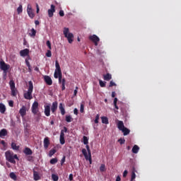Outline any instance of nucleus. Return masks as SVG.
Segmentation results:
<instances>
[{"label": "nucleus", "instance_id": "obj_62", "mask_svg": "<svg viewBox=\"0 0 181 181\" xmlns=\"http://www.w3.org/2000/svg\"><path fill=\"white\" fill-rule=\"evenodd\" d=\"M112 98H114L115 97V92L112 93Z\"/></svg>", "mask_w": 181, "mask_h": 181}, {"label": "nucleus", "instance_id": "obj_50", "mask_svg": "<svg viewBox=\"0 0 181 181\" xmlns=\"http://www.w3.org/2000/svg\"><path fill=\"white\" fill-rule=\"evenodd\" d=\"M77 90H78V87L76 86V90H74V95H77V93H78Z\"/></svg>", "mask_w": 181, "mask_h": 181}, {"label": "nucleus", "instance_id": "obj_31", "mask_svg": "<svg viewBox=\"0 0 181 181\" xmlns=\"http://www.w3.org/2000/svg\"><path fill=\"white\" fill-rule=\"evenodd\" d=\"M22 12H23V8L22 4H20L17 8V13L19 15L20 13H22Z\"/></svg>", "mask_w": 181, "mask_h": 181}, {"label": "nucleus", "instance_id": "obj_51", "mask_svg": "<svg viewBox=\"0 0 181 181\" xmlns=\"http://www.w3.org/2000/svg\"><path fill=\"white\" fill-rule=\"evenodd\" d=\"M59 16H64V11L63 10H61V11H59Z\"/></svg>", "mask_w": 181, "mask_h": 181}, {"label": "nucleus", "instance_id": "obj_23", "mask_svg": "<svg viewBox=\"0 0 181 181\" xmlns=\"http://www.w3.org/2000/svg\"><path fill=\"white\" fill-rule=\"evenodd\" d=\"M29 36H30V37H35V36H36V30H35V28H32L30 30Z\"/></svg>", "mask_w": 181, "mask_h": 181}, {"label": "nucleus", "instance_id": "obj_41", "mask_svg": "<svg viewBox=\"0 0 181 181\" xmlns=\"http://www.w3.org/2000/svg\"><path fill=\"white\" fill-rule=\"evenodd\" d=\"M99 84L100 87H105V82L103 81L102 80H99Z\"/></svg>", "mask_w": 181, "mask_h": 181}, {"label": "nucleus", "instance_id": "obj_32", "mask_svg": "<svg viewBox=\"0 0 181 181\" xmlns=\"http://www.w3.org/2000/svg\"><path fill=\"white\" fill-rule=\"evenodd\" d=\"M66 122H71L73 121V117L71 115H66L65 117Z\"/></svg>", "mask_w": 181, "mask_h": 181}, {"label": "nucleus", "instance_id": "obj_49", "mask_svg": "<svg viewBox=\"0 0 181 181\" xmlns=\"http://www.w3.org/2000/svg\"><path fill=\"white\" fill-rule=\"evenodd\" d=\"M74 114L75 115H78V110H77V108H75V109L74 110Z\"/></svg>", "mask_w": 181, "mask_h": 181}, {"label": "nucleus", "instance_id": "obj_36", "mask_svg": "<svg viewBox=\"0 0 181 181\" xmlns=\"http://www.w3.org/2000/svg\"><path fill=\"white\" fill-rule=\"evenodd\" d=\"M52 179L53 181H57V180H59V176L56 174H52Z\"/></svg>", "mask_w": 181, "mask_h": 181}, {"label": "nucleus", "instance_id": "obj_12", "mask_svg": "<svg viewBox=\"0 0 181 181\" xmlns=\"http://www.w3.org/2000/svg\"><path fill=\"white\" fill-rule=\"evenodd\" d=\"M54 5H51V8L50 9L48 10V16L49 18H52L53 16V13H54V12H56V10L54 9Z\"/></svg>", "mask_w": 181, "mask_h": 181}, {"label": "nucleus", "instance_id": "obj_33", "mask_svg": "<svg viewBox=\"0 0 181 181\" xmlns=\"http://www.w3.org/2000/svg\"><path fill=\"white\" fill-rule=\"evenodd\" d=\"M58 162V160L57 158H52L49 161L50 164L51 165H56V163H57Z\"/></svg>", "mask_w": 181, "mask_h": 181}, {"label": "nucleus", "instance_id": "obj_3", "mask_svg": "<svg viewBox=\"0 0 181 181\" xmlns=\"http://www.w3.org/2000/svg\"><path fill=\"white\" fill-rule=\"evenodd\" d=\"M117 126L118 129H119V131H122L124 136L129 134V132H131L128 128L125 127V126L124 125V122L121 120H117Z\"/></svg>", "mask_w": 181, "mask_h": 181}, {"label": "nucleus", "instance_id": "obj_11", "mask_svg": "<svg viewBox=\"0 0 181 181\" xmlns=\"http://www.w3.org/2000/svg\"><path fill=\"white\" fill-rule=\"evenodd\" d=\"M29 49H25L21 51H20V56L21 57H26V56H29Z\"/></svg>", "mask_w": 181, "mask_h": 181}, {"label": "nucleus", "instance_id": "obj_61", "mask_svg": "<svg viewBox=\"0 0 181 181\" xmlns=\"http://www.w3.org/2000/svg\"><path fill=\"white\" fill-rule=\"evenodd\" d=\"M95 119H98H98H100V115H97L95 116Z\"/></svg>", "mask_w": 181, "mask_h": 181}, {"label": "nucleus", "instance_id": "obj_17", "mask_svg": "<svg viewBox=\"0 0 181 181\" xmlns=\"http://www.w3.org/2000/svg\"><path fill=\"white\" fill-rule=\"evenodd\" d=\"M19 114L21 115V117H24L26 115V106H23L20 109Z\"/></svg>", "mask_w": 181, "mask_h": 181}, {"label": "nucleus", "instance_id": "obj_40", "mask_svg": "<svg viewBox=\"0 0 181 181\" xmlns=\"http://www.w3.org/2000/svg\"><path fill=\"white\" fill-rule=\"evenodd\" d=\"M100 172H105V165L102 164L100 167Z\"/></svg>", "mask_w": 181, "mask_h": 181}, {"label": "nucleus", "instance_id": "obj_24", "mask_svg": "<svg viewBox=\"0 0 181 181\" xmlns=\"http://www.w3.org/2000/svg\"><path fill=\"white\" fill-rule=\"evenodd\" d=\"M23 153L25 155H32L33 152L32 150L28 147H26L24 150H23Z\"/></svg>", "mask_w": 181, "mask_h": 181}, {"label": "nucleus", "instance_id": "obj_64", "mask_svg": "<svg viewBox=\"0 0 181 181\" xmlns=\"http://www.w3.org/2000/svg\"><path fill=\"white\" fill-rule=\"evenodd\" d=\"M35 25H39V21H35Z\"/></svg>", "mask_w": 181, "mask_h": 181}, {"label": "nucleus", "instance_id": "obj_52", "mask_svg": "<svg viewBox=\"0 0 181 181\" xmlns=\"http://www.w3.org/2000/svg\"><path fill=\"white\" fill-rule=\"evenodd\" d=\"M117 86V84H115V83H114V81H110V87H112V86Z\"/></svg>", "mask_w": 181, "mask_h": 181}, {"label": "nucleus", "instance_id": "obj_10", "mask_svg": "<svg viewBox=\"0 0 181 181\" xmlns=\"http://www.w3.org/2000/svg\"><path fill=\"white\" fill-rule=\"evenodd\" d=\"M44 80L47 86H52V84H53V81L52 80V78H50V76H45Z\"/></svg>", "mask_w": 181, "mask_h": 181}, {"label": "nucleus", "instance_id": "obj_54", "mask_svg": "<svg viewBox=\"0 0 181 181\" xmlns=\"http://www.w3.org/2000/svg\"><path fill=\"white\" fill-rule=\"evenodd\" d=\"M36 8H37V13H39V11L40 9L39 8V4H36Z\"/></svg>", "mask_w": 181, "mask_h": 181}, {"label": "nucleus", "instance_id": "obj_28", "mask_svg": "<svg viewBox=\"0 0 181 181\" xmlns=\"http://www.w3.org/2000/svg\"><path fill=\"white\" fill-rule=\"evenodd\" d=\"M103 78L106 81H110V80H111V78H112V77L111 74H107L106 75H104Z\"/></svg>", "mask_w": 181, "mask_h": 181}, {"label": "nucleus", "instance_id": "obj_14", "mask_svg": "<svg viewBox=\"0 0 181 181\" xmlns=\"http://www.w3.org/2000/svg\"><path fill=\"white\" fill-rule=\"evenodd\" d=\"M59 142L61 145H64V144H66V141L64 140V133L63 131H61L60 133Z\"/></svg>", "mask_w": 181, "mask_h": 181}, {"label": "nucleus", "instance_id": "obj_29", "mask_svg": "<svg viewBox=\"0 0 181 181\" xmlns=\"http://www.w3.org/2000/svg\"><path fill=\"white\" fill-rule=\"evenodd\" d=\"M101 120H102V124H105L106 125L109 124L108 117H102Z\"/></svg>", "mask_w": 181, "mask_h": 181}, {"label": "nucleus", "instance_id": "obj_53", "mask_svg": "<svg viewBox=\"0 0 181 181\" xmlns=\"http://www.w3.org/2000/svg\"><path fill=\"white\" fill-rule=\"evenodd\" d=\"M8 105H9L10 107H13V102L12 100H10V101L8 102Z\"/></svg>", "mask_w": 181, "mask_h": 181}, {"label": "nucleus", "instance_id": "obj_6", "mask_svg": "<svg viewBox=\"0 0 181 181\" xmlns=\"http://www.w3.org/2000/svg\"><path fill=\"white\" fill-rule=\"evenodd\" d=\"M0 69H1V70H3V71L5 74H6V71L9 70V69H11V65L10 64H7L4 61H1L0 62Z\"/></svg>", "mask_w": 181, "mask_h": 181}, {"label": "nucleus", "instance_id": "obj_2", "mask_svg": "<svg viewBox=\"0 0 181 181\" xmlns=\"http://www.w3.org/2000/svg\"><path fill=\"white\" fill-rule=\"evenodd\" d=\"M32 93H33V83L30 81L28 82V91L24 93V98H25V100H32V98H33V96H32Z\"/></svg>", "mask_w": 181, "mask_h": 181}, {"label": "nucleus", "instance_id": "obj_16", "mask_svg": "<svg viewBox=\"0 0 181 181\" xmlns=\"http://www.w3.org/2000/svg\"><path fill=\"white\" fill-rule=\"evenodd\" d=\"M49 145H50V141L49 140V137H45L44 139V148H45V149H47L49 148Z\"/></svg>", "mask_w": 181, "mask_h": 181}, {"label": "nucleus", "instance_id": "obj_20", "mask_svg": "<svg viewBox=\"0 0 181 181\" xmlns=\"http://www.w3.org/2000/svg\"><path fill=\"white\" fill-rule=\"evenodd\" d=\"M6 135H8V131L5 129H2L0 131V138H4V136H6Z\"/></svg>", "mask_w": 181, "mask_h": 181}, {"label": "nucleus", "instance_id": "obj_38", "mask_svg": "<svg viewBox=\"0 0 181 181\" xmlns=\"http://www.w3.org/2000/svg\"><path fill=\"white\" fill-rule=\"evenodd\" d=\"M83 139L84 145H88V138H87V136H84L83 137Z\"/></svg>", "mask_w": 181, "mask_h": 181}, {"label": "nucleus", "instance_id": "obj_45", "mask_svg": "<svg viewBox=\"0 0 181 181\" xmlns=\"http://www.w3.org/2000/svg\"><path fill=\"white\" fill-rule=\"evenodd\" d=\"M47 46L49 49V50H52V44L50 43V41H47Z\"/></svg>", "mask_w": 181, "mask_h": 181}, {"label": "nucleus", "instance_id": "obj_22", "mask_svg": "<svg viewBox=\"0 0 181 181\" xmlns=\"http://www.w3.org/2000/svg\"><path fill=\"white\" fill-rule=\"evenodd\" d=\"M5 111H6V107H5V105H4L3 103H0L1 114H5Z\"/></svg>", "mask_w": 181, "mask_h": 181}, {"label": "nucleus", "instance_id": "obj_60", "mask_svg": "<svg viewBox=\"0 0 181 181\" xmlns=\"http://www.w3.org/2000/svg\"><path fill=\"white\" fill-rule=\"evenodd\" d=\"M28 71H29L30 73L32 72V66H30V67H28Z\"/></svg>", "mask_w": 181, "mask_h": 181}, {"label": "nucleus", "instance_id": "obj_57", "mask_svg": "<svg viewBox=\"0 0 181 181\" xmlns=\"http://www.w3.org/2000/svg\"><path fill=\"white\" fill-rule=\"evenodd\" d=\"M61 131H63L64 132H64H67V127H64V129L61 130Z\"/></svg>", "mask_w": 181, "mask_h": 181}, {"label": "nucleus", "instance_id": "obj_35", "mask_svg": "<svg viewBox=\"0 0 181 181\" xmlns=\"http://www.w3.org/2000/svg\"><path fill=\"white\" fill-rule=\"evenodd\" d=\"M11 90H13L15 88V82L13 81H10L9 82Z\"/></svg>", "mask_w": 181, "mask_h": 181}, {"label": "nucleus", "instance_id": "obj_47", "mask_svg": "<svg viewBox=\"0 0 181 181\" xmlns=\"http://www.w3.org/2000/svg\"><path fill=\"white\" fill-rule=\"evenodd\" d=\"M120 145H123V144H125V139H120L118 140Z\"/></svg>", "mask_w": 181, "mask_h": 181}, {"label": "nucleus", "instance_id": "obj_19", "mask_svg": "<svg viewBox=\"0 0 181 181\" xmlns=\"http://www.w3.org/2000/svg\"><path fill=\"white\" fill-rule=\"evenodd\" d=\"M59 109L61 112L62 115H64V114H66V110H64V105H63V103L59 104Z\"/></svg>", "mask_w": 181, "mask_h": 181}, {"label": "nucleus", "instance_id": "obj_13", "mask_svg": "<svg viewBox=\"0 0 181 181\" xmlns=\"http://www.w3.org/2000/svg\"><path fill=\"white\" fill-rule=\"evenodd\" d=\"M46 117H50V105H45V111H44Z\"/></svg>", "mask_w": 181, "mask_h": 181}, {"label": "nucleus", "instance_id": "obj_63", "mask_svg": "<svg viewBox=\"0 0 181 181\" xmlns=\"http://www.w3.org/2000/svg\"><path fill=\"white\" fill-rule=\"evenodd\" d=\"M35 71H39V68H38L37 66H36V67L35 68Z\"/></svg>", "mask_w": 181, "mask_h": 181}, {"label": "nucleus", "instance_id": "obj_25", "mask_svg": "<svg viewBox=\"0 0 181 181\" xmlns=\"http://www.w3.org/2000/svg\"><path fill=\"white\" fill-rule=\"evenodd\" d=\"M132 151L133 153H138V152H139V146L134 145Z\"/></svg>", "mask_w": 181, "mask_h": 181}, {"label": "nucleus", "instance_id": "obj_30", "mask_svg": "<svg viewBox=\"0 0 181 181\" xmlns=\"http://www.w3.org/2000/svg\"><path fill=\"white\" fill-rule=\"evenodd\" d=\"M9 176L13 180H18V177L16 176V174H15V173H11Z\"/></svg>", "mask_w": 181, "mask_h": 181}, {"label": "nucleus", "instance_id": "obj_44", "mask_svg": "<svg viewBox=\"0 0 181 181\" xmlns=\"http://www.w3.org/2000/svg\"><path fill=\"white\" fill-rule=\"evenodd\" d=\"M80 112L81 113L84 112V104L83 103L81 104Z\"/></svg>", "mask_w": 181, "mask_h": 181}, {"label": "nucleus", "instance_id": "obj_59", "mask_svg": "<svg viewBox=\"0 0 181 181\" xmlns=\"http://www.w3.org/2000/svg\"><path fill=\"white\" fill-rule=\"evenodd\" d=\"M6 144V143H5V141H4V140H2V141H1V145H4V146H5Z\"/></svg>", "mask_w": 181, "mask_h": 181}, {"label": "nucleus", "instance_id": "obj_46", "mask_svg": "<svg viewBox=\"0 0 181 181\" xmlns=\"http://www.w3.org/2000/svg\"><path fill=\"white\" fill-rule=\"evenodd\" d=\"M64 162H66V156H63V158L61 160V165L62 166H63V165L64 164Z\"/></svg>", "mask_w": 181, "mask_h": 181}, {"label": "nucleus", "instance_id": "obj_37", "mask_svg": "<svg viewBox=\"0 0 181 181\" xmlns=\"http://www.w3.org/2000/svg\"><path fill=\"white\" fill-rule=\"evenodd\" d=\"M55 153H56V150L55 149L50 150L49 153V158H52V156H54Z\"/></svg>", "mask_w": 181, "mask_h": 181}, {"label": "nucleus", "instance_id": "obj_5", "mask_svg": "<svg viewBox=\"0 0 181 181\" xmlns=\"http://www.w3.org/2000/svg\"><path fill=\"white\" fill-rule=\"evenodd\" d=\"M55 71L54 74V78H59V77L62 76V69L60 68V64H59V62H55Z\"/></svg>", "mask_w": 181, "mask_h": 181}, {"label": "nucleus", "instance_id": "obj_7", "mask_svg": "<svg viewBox=\"0 0 181 181\" xmlns=\"http://www.w3.org/2000/svg\"><path fill=\"white\" fill-rule=\"evenodd\" d=\"M31 109L33 114H35V115H36V114L39 112V103L35 101L32 105Z\"/></svg>", "mask_w": 181, "mask_h": 181}, {"label": "nucleus", "instance_id": "obj_58", "mask_svg": "<svg viewBox=\"0 0 181 181\" xmlns=\"http://www.w3.org/2000/svg\"><path fill=\"white\" fill-rule=\"evenodd\" d=\"M116 181H121V177H119V175L117 177Z\"/></svg>", "mask_w": 181, "mask_h": 181}, {"label": "nucleus", "instance_id": "obj_43", "mask_svg": "<svg viewBox=\"0 0 181 181\" xmlns=\"http://www.w3.org/2000/svg\"><path fill=\"white\" fill-rule=\"evenodd\" d=\"M11 95H13V97L16 95V88L14 89H11Z\"/></svg>", "mask_w": 181, "mask_h": 181}, {"label": "nucleus", "instance_id": "obj_21", "mask_svg": "<svg viewBox=\"0 0 181 181\" xmlns=\"http://www.w3.org/2000/svg\"><path fill=\"white\" fill-rule=\"evenodd\" d=\"M82 153L85 157V159L86 160H90V156H88V154H87V150L86 148L82 149Z\"/></svg>", "mask_w": 181, "mask_h": 181}, {"label": "nucleus", "instance_id": "obj_18", "mask_svg": "<svg viewBox=\"0 0 181 181\" xmlns=\"http://www.w3.org/2000/svg\"><path fill=\"white\" fill-rule=\"evenodd\" d=\"M33 179L35 181L40 180V174L37 171H33Z\"/></svg>", "mask_w": 181, "mask_h": 181}, {"label": "nucleus", "instance_id": "obj_42", "mask_svg": "<svg viewBox=\"0 0 181 181\" xmlns=\"http://www.w3.org/2000/svg\"><path fill=\"white\" fill-rule=\"evenodd\" d=\"M46 56L47 57H52V51L50 49L47 51Z\"/></svg>", "mask_w": 181, "mask_h": 181}, {"label": "nucleus", "instance_id": "obj_1", "mask_svg": "<svg viewBox=\"0 0 181 181\" xmlns=\"http://www.w3.org/2000/svg\"><path fill=\"white\" fill-rule=\"evenodd\" d=\"M5 156H6V160H8V162H10V163H16V161H15V159H17V160H18V155L14 154L13 152L11 151H6L5 153Z\"/></svg>", "mask_w": 181, "mask_h": 181}, {"label": "nucleus", "instance_id": "obj_48", "mask_svg": "<svg viewBox=\"0 0 181 181\" xmlns=\"http://www.w3.org/2000/svg\"><path fill=\"white\" fill-rule=\"evenodd\" d=\"M128 175V170H125L123 173V177H127Z\"/></svg>", "mask_w": 181, "mask_h": 181}, {"label": "nucleus", "instance_id": "obj_26", "mask_svg": "<svg viewBox=\"0 0 181 181\" xmlns=\"http://www.w3.org/2000/svg\"><path fill=\"white\" fill-rule=\"evenodd\" d=\"M11 148L13 151H19V146H17L15 142L11 143Z\"/></svg>", "mask_w": 181, "mask_h": 181}, {"label": "nucleus", "instance_id": "obj_39", "mask_svg": "<svg viewBox=\"0 0 181 181\" xmlns=\"http://www.w3.org/2000/svg\"><path fill=\"white\" fill-rule=\"evenodd\" d=\"M117 101H118V98H115L114 99L113 104H114L116 110H119V107H118V106L117 105Z\"/></svg>", "mask_w": 181, "mask_h": 181}, {"label": "nucleus", "instance_id": "obj_34", "mask_svg": "<svg viewBox=\"0 0 181 181\" xmlns=\"http://www.w3.org/2000/svg\"><path fill=\"white\" fill-rule=\"evenodd\" d=\"M62 90H66V79L64 78L62 79Z\"/></svg>", "mask_w": 181, "mask_h": 181}, {"label": "nucleus", "instance_id": "obj_15", "mask_svg": "<svg viewBox=\"0 0 181 181\" xmlns=\"http://www.w3.org/2000/svg\"><path fill=\"white\" fill-rule=\"evenodd\" d=\"M57 110V102H53L51 107L52 113L54 114Z\"/></svg>", "mask_w": 181, "mask_h": 181}, {"label": "nucleus", "instance_id": "obj_56", "mask_svg": "<svg viewBox=\"0 0 181 181\" xmlns=\"http://www.w3.org/2000/svg\"><path fill=\"white\" fill-rule=\"evenodd\" d=\"M62 76L58 77V78H59V83H62V81H63V80H62Z\"/></svg>", "mask_w": 181, "mask_h": 181}, {"label": "nucleus", "instance_id": "obj_55", "mask_svg": "<svg viewBox=\"0 0 181 181\" xmlns=\"http://www.w3.org/2000/svg\"><path fill=\"white\" fill-rule=\"evenodd\" d=\"M69 180H71V181L73 180V174L69 175Z\"/></svg>", "mask_w": 181, "mask_h": 181}, {"label": "nucleus", "instance_id": "obj_8", "mask_svg": "<svg viewBox=\"0 0 181 181\" xmlns=\"http://www.w3.org/2000/svg\"><path fill=\"white\" fill-rule=\"evenodd\" d=\"M27 13H28V16L31 19H33V18H35V13H33V9L32 8V5H30V4L28 5Z\"/></svg>", "mask_w": 181, "mask_h": 181}, {"label": "nucleus", "instance_id": "obj_9", "mask_svg": "<svg viewBox=\"0 0 181 181\" xmlns=\"http://www.w3.org/2000/svg\"><path fill=\"white\" fill-rule=\"evenodd\" d=\"M90 40L93 42L95 46H98V42H100V37L96 35H93L89 37Z\"/></svg>", "mask_w": 181, "mask_h": 181}, {"label": "nucleus", "instance_id": "obj_27", "mask_svg": "<svg viewBox=\"0 0 181 181\" xmlns=\"http://www.w3.org/2000/svg\"><path fill=\"white\" fill-rule=\"evenodd\" d=\"M86 149L89 156V162L91 164V151L90 150V146L86 144Z\"/></svg>", "mask_w": 181, "mask_h": 181}, {"label": "nucleus", "instance_id": "obj_4", "mask_svg": "<svg viewBox=\"0 0 181 181\" xmlns=\"http://www.w3.org/2000/svg\"><path fill=\"white\" fill-rule=\"evenodd\" d=\"M64 35L65 37L68 40L69 43H73V40L74 39V35L73 33L69 32V28H65L64 29Z\"/></svg>", "mask_w": 181, "mask_h": 181}]
</instances>
